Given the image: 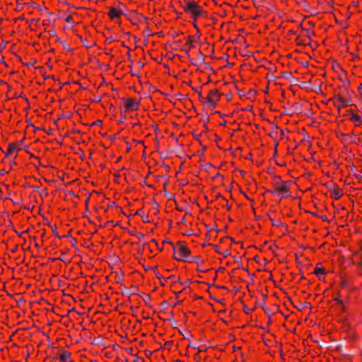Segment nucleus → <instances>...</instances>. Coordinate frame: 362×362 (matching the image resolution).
Masks as SVG:
<instances>
[{
	"mask_svg": "<svg viewBox=\"0 0 362 362\" xmlns=\"http://www.w3.org/2000/svg\"><path fill=\"white\" fill-rule=\"evenodd\" d=\"M112 41H114V39L112 37H109L106 39L105 42L110 43Z\"/></svg>",
	"mask_w": 362,
	"mask_h": 362,
	"instance_id": "72a5a7b5",
	"label": "nucleus"
},
{
	"mask_svg": "<svg viewBox=\"0 0 362 362\" xmlns=\"http://www.w3.org/2000/svg\"><path fill=\"white\" fill-rule=\"evenodd\" d=\"M177 245H179V247L177 249V251L179 252V257H177L174 255V258L176 259L178 261L185 262L187 260L188 258H189L190 255V250L188 247H187L185 245H182L181 242H178Z\"/></svg>",
	"mask_w": 362,
	"mask_h": 362,
	"instance_id": "f03ea898",
	"label": "nucleus"
},
{
	"mask_svg": "<svg viewBox=\"0 0 362 362\" xmlns=\"http://www.w3.org/2000/svg\"><path fill=\"white\" fill-rule=\"evenodd\" d=\"M278 192L281 193V192H288V187L287 186V182H283L280 187H278V189L277 191Z\"/></svg>",
	"mask_w": 362,
	"mask_h": 362,
	"instance_id": "1a4fd4ad",
	"label": "nucleus"
},
{
	"mask_svg": "<svg viewBox=\"0 0 362 362\" xmlns=\"http://www.w3.org/2000/svg\"><path fill=\"white\" fill-rule=\"evenodd\" d=\"M57 40L59 41L62 44L64 49H66V50H68L69 52L72 51V49H71L69 47V46L65 42L61 41V40H59V39H57Z\"/></svg>",
	"mask_w": 362,
	"mask_h": 362,
	"instance_id": "f3484780",
	"label": "nucleus"
},
{
	"mask_svg": "<svg viewBox=\"0 0 362 362\" xmlns=\"http://www.w3.org/2000/svg\"><path fill=\"white\" fill-rule=\"evenodd\" d=\"M139 66H141V67H143V66H144V63H142V62H139Z\"/></svg>",
	"mask_w": 362,
	"mask_h": 362,
	"instance_id": "052dcab7",
	"label": "nucleus"
},
{
	"mask_svg": "<svg viewBox=\"0 0 362 362\" xmlns=\"http://www.w3.org/2000/svg\"><path fill=\"white\" fill-rule=\"evenodd\" d=\"M1 64H4L5 65V66H7L6 63L3 60V59H1Z\"/></svg>",
	"mask_w": 362,
	"mask_h": 362,
	"instance_id": "864d4df0",
	"label": "nucleus"
},
{
	"mask_svg": "<svg viewBox=\"0 0 362 362\" xmlns=\"http://www.w3.org/2000/svg\"><path fill=\"white\" fill-rule=\"evenodd\" d=\"M221 94L218 93L217 89L211 90L206 98L207 103L210 106L214 107L216 105L217 101L219 100Z\"/></svg>",
	"mask_w": 362,
	"mask_h": 362,
	"instance_id": "7ed1b4c3",
	"label": "nucleus"
},
{
	"mask_svg": "<svg viewBox=\"0 0 362 362\" xmlns=\"http://www.w3.org/2000/svg\"><path fill=\"white\" fill-rule=\"evenodd\" d=\"M199 259H200L199 256H194V257L188 258L187 261H188L189 262H197Z\"/></svg>",
	"mask_w": 362,
	"mask_h": 362,
	"instance_id": "dca6fc26",
	"label": "nucleus"
},
{
	"mask_svg": "<svg viewBox=\"0 0 362 362\" xmlns=\"http://www.w3.org/2000/svg\"><path fill=\"white\" fill-rule=\"evenodd\" d=\"M115 138H116V135H112V136H110L109 137V139H110V140H114V139H115Z\"/></svg>",
	"mask_w": 362,
	"mask_h": 362,
	"instance_id": "79ce46f5",
	"label": "nucleus"
},
{
	"mask_svg": "<svg viewBox=\"0 0 362 362\" xmlns=\"http://www.w3.org/2000/svg\"><path fill=\"white\" fill-rule=\"evenodd\" d=\"M290 79H291V82H296L298 81V79L296 78H291Z\"/></svg>",
	"mask_w": 362,
	"mask_h": 362,
	"instance_id": "49530a36",
	"label": "nucleus"
},
{
	"mask_svg": "<svg viewBox=\"0 0 362 362\" xmlns=\"http://www.w3.org/2000/svg\"><path fill=\"white\" fill-rule=\"evenodd\" d=\"M163 243H169V244L173 245L172 242H171V241H170V240H168V239L165 240L163 241Z\"/></svg>",
	"mask_w": 362,
	"mask_h": 362,
	"instance_id": "a18cd8bd",
	"label": "nucleus"
},
{
	"mask_svg": "<svg viewBox=\"0 0 362 362\" xmlns=\"http://www.w3.org/2000/svg\"><path fill=\"white\" fill-rule=\"evenodd\" d=\"M7 172H8V170H3V169H1V175H2L3 173H7Z\"/></svg>",
	"mask_w": 362,
	"mask_h": 362,
	"instance_id": "5fc2aeb1",
	"label": "nucleus"
},
{
	"mask_svg": "<svg viewBox=\"0 0 362 362\" xmlns=\"http://www.w3.org/2000/svg\"><path fill=\"white\" fill-rule=\"evenodd\" d=\"M49 78H51L52 79L56 81L57 79L55 78V76H49Z\"/></svg>",
	"mask_w": 362,
	"mask_h": 362,
	"instance_id": "13d9d810",
	"label": "nucleus"
},
{
	"mask_svg": "<svg viewBox=\"0 0 362 362\" xmlns=\"http://www.w3.org/2000/svg\"><path fill=\"white\" fill-rule=\"evenodd\" d=\"M88 200H89V199H88H88H86V208H88Z\"/></svg>",
	"mask_w": 362,
	"mask_h": 362,
	"instance_id": "4d7b16f0",
	"label": "nucleus"
},
{
	"mask_svg": "<svg viewBox=\"0 0 362 362\" xmlns=\"http://www.w3.org/2000/svg\"><path fill=\"white\" fill-rule=\"evenodd\" d=\"M185 3L182 6L184 11L189 14L192 18H197L204 13V10L196 2L189 0H185Z\"/></svg>",
	"mask_w": 362,
	"mask_h": 362,
	"instance_id": "f257e3e1",
	"label": "nucleus"
},
{
	"mask_svg": "<svg viewBox=\"0 0 362 362\" xmlns=\"http://www.w3.org/2000/svg\"><path fill=\"white\" fill-rule=\"evenodd\" d=\"M233 258L235 262H239L238 259L236 257H234Z\"/></svg>",
	"mask_w": 362,
	"mask_h": 362,
	"instance_id": "338daca9",
	"label": "nucleus"
},
{
	"mask_svg": "<svg viewBox=\"0 0 362 362\" xmlns=\"http://www.w3.org/2000/svg\"><path fill=\"white\" fill-rule=\"evenodd\" d=\"M137 291H138V289L136 288V290H134V292H132V293H131V295H132V294H137Z\"/></svg>",
	"mask_w": 362,
	"mask_h": 362,
	"instance_id": "6e6d98bb",
	"label": "nucleus"
},
{
	"mask_svg": "<svg viewBox=\"0 0 362 362\" xmlns=\"http://www.w3.org/2000/svg\"><path fill=\"white\" fill-rule=\"evenodd\" d=\"M223 256H224L225 257H228V255H230V252H229V251H228V250H226V252H224L223 253Z\"/></svg>",
	"mask_w": 362,
	"mask_h": 362,
	"instance_id": "e433bc0d",
	"label": "nucleus"
},
{
	"mask_svg": "<svg viewBox=\"0 0 362 362\" xmlns=\"http://www.w3.org/2000/svg\"><path fill=\"white\" fill-rule=\"evenodd\" d=\"M142 219H143V221L145 222V223H148L149 221L147 219V216H145V215H142Z\"/></svg>",
	"mask_w": 362,
	"mask_h": 362,
	"instance_id": "cd10ccee",
	"label": "nucleus"
},
{
	"mask_svg": "<svg viewBox=\"0 0 362 362\" xmlns=\"http://www.w3.org/2000/svg\"><path fill=\"white\" fill-rule=\"evenodd\" d=\"M320 85H321V82L318 81V83H316L313 85L311 90L313 91H315V93H319L320 91Z\"/></svg>",
	"mask_w": 362,
	"mask_h": 362,
	"instance_id": "f8f14e48",
	"label": "nucleus"
},
{
	"mask_svg": "<svg viewBox=\"0 0 362 362\" xmlns=\"http://www.w3.org/2000/svg\"><path fill=\"white\" fill-rule=\"evenodd\" d=\"M122 294L123 296H124V295H131V292L129 291L128 288H125L124 291H122Z\"/></svg>",
	"mask_w": 362,
	"mask_h": 362,
	"instance_id": "412c9836",
	"label": "nucleus"
},
{
	"mask_svg": "<svg viewBox=\"0 0 362 362\" xmlns=\"http://www.w3.org/2000/svg\"><path fill=\"white\" fill-rule=\"evenodd\" d=\"M267 192L272 194H274L275 193V190H267Z\"/></svg>",
	"mask_w": 362,
	"mask_h": 362,
	"instance_id": "37998d69",
	"label": "nucleus"
},
{
	"mask_svg": "<svg viewBox=\"0 0 362 362\" xmlns=\"http://www.w3.org/2000/svg\"><path fill=\"white\" fill-rule=\"evenodd\" d=\"M65 21H66V22L69 23H72V16H70V15H69V16H68L66 18Z\"/></svg>",
	"mask_w": 362,
	"mask_h": 362,
	"instance_id": "393cba45",
	"label": "nucleus"
},
{
	"mask_svg": "<svg viewBox=\"0 0 362 362\" xmlns=\"http://www.w3.org/2000/svg\"><path fill=\"white\" fill-rule=\"evenodd\" d=\"M274 185L275 186V191H277L278 187H280L281 185L277 182H274Z\"/></svg>",
	"mask_w": 362,
	"mask_h": 362,
	"instance_id": "f704fd0d",
	"label": "nucleus"
},
{
	"mask_svg": "<svg viewBox=\"0 0 362 362\" xmlns=\"http://www.w3.org/2000/svg\"><path fill=\"white\" fill-rule=\"evenodd\" d=\"M334 300L341 305H343V301L341 300H340L339 298H336L334 299Z\"/></svg>",
	"mask_w": 362,
	"mask_h": 362,
	"instance_id": "bb28decb",
	"label": "nucleus"
},
{
	"mask_svg": "<svg viewBox=\"0 0 362 362\" xmlns=\"http://www.w3.org/2000/svg\"><path fill=\"white\" fill-rule=\"evenodd\" d=\"M77 240L75 238H72V246L73 247H75L76 246V243Z\"/></svg>",
	"mask_w": 362,
	"mask_h": 362,
	"instance_id": "4c0bfd02",
	"label": "nucleus"
},
{
	"mask_svg": "<svg viewBox=\"0 0 362 362\" xmlns=\"http://www.w3.org/2000/svg\"><path fill=\"white\" fill-rule=\"evenodd\" d=\"M165 196L169 199H172L173 197V195L168 192V191L165 190Z\"/></svg>",
	"mask_w": 362,
	"mask_h": 362,
	"instance_id": "aec40b11",
	"label": "nucleus"
},
{
	"mask_svg": "<svg viewBox=\"0 0 362 362\" xmlns=\"http://www.w3.org/2000/svg\"><path fill=\"white\" fill-rule=\"evenodd\" d=\"M269 219L272 221V225H273V226H281V225H282V223H281L280 221H274V220H273L271 217H269Z\"/></svg>",
	"mask_w": 362,
	"mask_h": 362,
	"instance_id": "a211bd4d",
	"label": "nucleus"
},
{
	"mask_svg": "<svg viewBox=\"0 0 362 362\" xmlns=\"http://www.w3.org/2000/svg\"><path fill=\"white\" fill-rule=\"evenodd\" d=\"M199 98H202V93L200 91L199 92Z\"/></svg>",
	"mask_w": 362,
	"mask_h": 362,
	"instance_id": "e2e57ef3",
	"label": "nucleus"
},
{
	"mask_svg": "<svg viewBox=\"0 0 362 362\" xmlns=\"http://www.w3.org/2000/svg\"><path fill=\"white\" fill-rule=\"evenodd\" d=\"M338 100L341 103V104L343 105V106L344 107H346V106H349L350 105V103L346 100H344L341 95H337L336 96Z\"/></svg>",
	"mask_w": 362,
	"mask_h": 362,
	"instance_id": "ddd939ff",
	"label": "nucleus"
},
{
	"mask_svg": "<svg viewBox=\"0 0 362 362\" xmlns=\"http://www.w3.org/2000/svg\"><path fill=\"white\" fill-rule=\"evenodd\" d=\"M1 87H2L3 86H4L6 87V90H8L9 86L6 84V83H5V82H4L3 81H1Z\"/></svg>",
	"mask_w": 362,
	"mask_h": 362,
	"instance_id": "c756f323",
	"label": "nucleus"
},
{
	"mask_svg": "<svg viewBox=\"0 0 362 362\" xmlns=\"http://www.w3.org/2000/svg\"><path fill=\"white\" fill-rule=\"evenodd\" d=\"M43 76H44V78H45V79H47V78H49V76H47V75H45V74H44Z\"/></svg>",
	"mask_w": 362,
	"mask_h": 362,
	"instance_id": "680f3d73",
	"label": "nucleus"
},
{
	"mask_svg": "<svg viewBox=\"0 0 362 362\" xmlns=\"http://www.w3.org/2000/svg\"><path fill=\"white\" fill-rule=\"evenodd\" d=\"M52 231L54 233L55 235L58 238H61V236L57 233V226H54V227H52Z\"/></svg>",
	"mask_w": 362,
	"mask_h": 362,
	"instance_id": "b1692460",
	"label": "nucleus"
},
{
	"mask_svg": "<svg viewBox=\"0 0 362 362\" xmlns=\"http://www.w3.org/2000/svg\"><path fill=\"white\" fill-rule=\"evenodd\" d=\"M197 269L200 272H205L206 270L202 269V267H198Z\"/></svg>",
	"mask_w": 362,
	"mask_h": 362,
	"instance_id": "3c124183",
	"label": "nucleus"
},
{
	"mask_svg": "<svg viewBox=\"0 0 362 362\" xmlns=\"http://www.w3.org/2000/svg\"><path fill=\"white\" fill-rule=\"evenodd\" d=\"M136 235L139 239L144 237V234L141 233H138Z\"/></svg>",
	"mask_w": 362,
	"mask_h": 362,
	"instance_id": "a19ab883",
	"label": "nucleus"
},
{
	"mask_svg": "<svg viewBox=\"0 0 362 362\" xmlns=\"http://www.w3.org/2000/svg\"><path fill=\"white\" fill-rule=\"evenodd\" d=\"M361 88H362V84H361V85L358 86V90H361Z\"/></svg>",
	"mask_w": 362,
	"mask_h": 362,
	"instance_id": "0e129e2a",
	"label": "nucleus"
},
{
	"mask_svg": "<svg viewBox=\"0 0 362 362\" xmlns=\"http://www.w3.org/2000/svg\"><path fill=\"white\" fill-rule=\"evenodd\" d=\"M263 309L264 310V311L268 314L269 315V310L267 308H265L264 307H262Z\"/></svg>",
	"mask_w": 362,
	"mask_h": 362,
	"instance_id": "603ef678",
	"label": "nucleus"
},
{
	"mask_svg": "<svg viewBox=\"0 0 362 362\" xmlns=\"http://www.w3.org/2000/svg\"><path fill=\"white\" fill-rule=\"evenodd\" d=\"M248 95H255V91L253 90H250L249 92H248Z\"/></svg>",
	"mask_w": 362,
	"mask_h": 362,
	"instance_id": "58836bf2",
	"label": "nucleus"
},
{
	"mask_svg": "<svg viewBox=\"0 0 362 362\" xmlns=\"http://www.w3.org/2000/svg\"><path fill=\"white\" fill-rule=\"evenodd\" d=\"M123 120H124V119H123V118L120 119L118 121V124H120V123L123 122Z\"/></svg>",
	"mask_w": 362,
	"mask_h": 362,
	"instance_id": "bf43d9fd",
	"label": "nucleus"
},
{
	"mask_svg": "<svg viewBox=\"0 0 362 362\" xmlns=\"http://www.w3.org/2000/svg\"><path fill=\"white\" fill-rule=\"evenodd\" d=\"M122 280V275H119V276H117L116 281H117V283H119Z\"/></svg>",
	"mask_w": 362,
	"mask_h": 362,
	"instance_id": "2f4dec72",
	"label": "nucleus"
},
{
	"mask_svg": "<svg viewBox=\"0 0 362 362\" xmlns=\"http://www.w3.org/2000/svg\"><path fill=\"white\" fill-rule=\"evenodd\" d=\"M58 259H60L61 261L66 262L64 259V252H62L61 257H59Z\"/></svg>",
	"mask_w": 362,
	"mask_h": 362,
	"instance_id": "c85d7f7f",
	"label": "nucleus"
},
{
	"mask_svg": "<svg viewBox=\"0 0 362 362\" xmlns=\"http://www.w3.org/2000/svg\"><path fill=\"white\" fill-rule=\"evenodd\" d=\"M248 310H248L247 308H244V311H245V313H247V312H248Z\"/></svg>",
	"mask_w": 362,
	"mask_h": 362,
	"instance_id": "774afa93",
	"label": "nucleus"
},
{
	"mask_svg": "<svg viewBox=\"0 0 362 362\" xmlns=\"http://www.w3.org/2000/svg\"><path fill=\"white\" fill-rule=\"evenodd\" d=\"M95 124L101 125L102 124V121L101 120H96L95 122H94L93 123L92 125H95Z\"/></svg>",
	"mask_w": 362,
	"mask_h": 362,
	"instance_id": "7c9ffc66",
	"label": "nucleus"
},
{
	"mask_svg": "<svg viewBox=\"0 0 362 362\" xmlns=\"http://www.w3.org/2000/svg\"><path fill=\"white\" fill-rule=\"evenodd\" d=\"M173 342L172 341H168L165 343V346H170V345L172 344Z\"/></svg>",
	"mask_w": 362,
	"mask_h": 362,
	"instance_id": "09e8293b",
	"label": "nucleus"
},
{
	"mask_svg": "<svg viewBox=\"0 0 362 362\" xmlns=\"http://www.w3.org/2000/svg\"><path fill=\"white\" fill-rule=\"evenodd\" d=\"M1 358H4L8 354V346L1 347Z\"/></svg>",
	"mask_w": 362,
	"mask_h": 362,
	"instance_id": "4468645a",
	"label": "nucleus"
},
{
	"mask_svg": "<svg viewBox=\"0 0 362 362\" xmlns=\"http://www.w3.org/2000/svg\"><path fill=\"white\" fill-rule=\"evenodd\" d=\"M132 75H133V76H137V74L135 73V71H132Z\"/></svg>",
	"mask_w": 362,
	"mask_h": 362,
	"instance_id": "69168bd1",
	"label": "nucleus"
},
{
	"mask_svg": "<svg viewBox=\"0 0 362 362\" xmlns=\"http://www.w3.org/2000/svg\"><path fill=\"white\" fill-rule=\"evenodd\" d=\"M160 305L164 308V309H166L168 307V303L167 301H163L161 303H160Z\"/></svg>",
	"mask_w": 362,
	"mask_h": 362,
	"instance_id": "5701e85b",
	"label": "nucleus"
},
{
	"mask_svg": "<svg viewBox=\"0 0 362 362\" xmlns=\"http://www.w3.org/2000/svg\"><path fill=\"white\" fill-rule=\"evenodd\" d=\"M310 83V81H308V82H304L303 83L302 86H300L301 88H304L307 85H309Z\"/></svg>",
	"mask_w": 362,
	"mask_h": 362,
	"instance_id": "c9c22d12",
	"label": "nucleus"
},
{
	"mask_svg": "<svg viewBox=\"0 0 362 362\" xmlns=\"http://www.w3.org/2000/svg\"><path fill=\"white\" fill-rule=\"evenodd\" d=\"M303 308H311V305L310 303H308V302H304L303 303H301L300 305V307H297V308L300 310L301 309H303Z\"/></svg>",
	"mask_w": 362,
	"mask_h": 362,
	"instance_id": "2eb2a0df",
	"label": "nucleus"
},
{
	"mask_svg": "<svg viewBox=\"0 0 362 362\" xmlns=\"http://www.w3.org/2000/svg\"><path fill=\"white\" fill-rule=\"evenodd\" d=\"M197 269L200 272H205L206 270L202 269V267H198Z\"/></svg>",
	"mask_w": 362,
	"mask_h": 362,
	"instance_id": "8fccbe9b",
	"label": "nucleus"
},
{
	"mask_svg": "<svg viewBox=\"0 0 362 362\" xmlns=\"http://www.w3.org/2000/svg\"><path fill=\"white\" fill-rule=\"evenodd\" d=\"M280 194L281 195V197H290V194L288 193V192H281V193H280Z\"/></svg>",
	"mask_w": 362,
	"mask_h": 362,
	"instance_id": "a878e982",
	"label": "nucleus"
},
{
	"mask_svg": "<svg viewBox=\"0 0 362 362\" xmlns=\"http://www.w3.org/2000/svg\"><path fill=\"white\" fill-rule=\"evenodd\" d=\"M62 362H72L70 359V353L67 351H64L59 356Z\"/></svg>",
	"mask_w": 362,
	"mask_h": 362,
	"instance_id": "423d86ee",
	"label": "nucleus"
},
{
	"mask_svg": "<svg viewBox=\"0 0 362 362\" xmlns=\"http://www.w3.org/2000/svg\"><path fill=\"white\" fill-rule=\"evenodd\" d=\"M82 42H83V44L85 46L88 47V45H87V42H87V40H82Z\"/></svg>",
	"mask_w": 362,
	"mask_h": 362,
	"instance_id": "c03bdc74",
	"label": "nucleus"
},
{
	"mask_svg": "<svg viewBox=\"0 0 362 362\" xmlns=\"http://www.w3.org/2000/svg\"><path fill=\"white\" fill-rule=\"evenodd\" d=\"M16 150V147L13 144H9L8 146V149L6 154V156H11Z\"/></svg>",
	"mask_w": 362,
	"mask_h": 362,
	"instance_id": "6e6552de",
	"label": "nucleus"
},
{
	"mask_svg": "<svg viewBox=\"0 0 362 362\" xmlns=\"http://www.w3.org/2000/svg\"><path fill=\"white\" fill-rule=\"evenodd\" d=\"M284 76L286 77V78H291V73L289 72V71H285L284 73Z\"/></svg>",
	"mask_w": 362,
	"mask_h": 362,
	"instance_id": "4be33fe9",
	"label": "nucleus"
},
{
	"mask_svg": "<svg viewBox=\"0 0 362 362\" xmlns=\"http://www.w3.org/2000/svg\"><path fill=\"white\" fill-rule=\"evenodd\" d=\"M156 276H157L158 279H162V278H163V277H162V276H161L160 274H158V273H156Z\"/></svg>",
	"mask_w": 362,
	"mask_h": 362,
	"instance_id": "de8ad7c7",
	"label": "nucleus"
},
{
	"mask_svg": "<svg viewBox=\"0 0 362 362\" xmlns=\"http://www.w3.org/2000/svg\"><path fill=\"white\" fill-rule=\"evenodd\" d=\"M122 13V11L117 10L115 8H110V11L108 13L109 16L111 18H114L115 17H119L120 14Z\"/></svg>",
	"mask_w": 362,
	"mask_h": 362,
	"instance_id": "0eeeda50",
	"label": "nucleus"
},
{
	"mask_svg": "<svg viewBox=\"0 0 362 362\" xmlns=\"http://www.w3.org/2000/svg\"><path fill=\"white\" fill-rule=\"evenodd\" d=\"M124 100L125 107H126L127 110H136L139 109V102H135L132 98L124 99Z\"/></svg>",
	"mask_w": 362,
	"mask_h": 362,
	"instance_id": "20e7f679",
	"label": "nucleus"
},
{
	"mask_svg": "<svg viewBox=\"0 0 362 362\" xmlns=\"http://www.w3.org/2000/svg\"><path fill=\"white\" fill-rule=\"evenodd\" d=\"M351 120H352L354 122H361L362 119L360 116H358L356 114L351 113Z\"/></svg>",
	"mask_w": 362,
	"mask_h": 362,
	"instance_id": "9b49d317",
	"label": "nucleus"
},
{
	"mask_svg": "<svg viewBox=\"0 0 362 362\" xmlns=\"http://www.w3.org/2000/svg\"><path fill=\"white\" fill-rule=\"evenodd\" d=\"M214 249H215L216 252L221 253L220 250H219V247L218 246H217V245L214 246Z\"/></svg>",
	"mask_w": 362,
	"mask_h": 362,
	"instance_id": "ea45409f",
	"label": "nucleus"
},
{
	"mask_svg": "<svg viewBox=\"0 0 362 362\" xmlns=\"http://www.w3.org/2000/svg\"><path fill=\"white\" fill-rule=\"evenodd\" d=\"M317 276L320 274H325L326 273V271L324 268H320V267H315V271L313 272Z\"/></svg>",
	"mask_w": 362,
	"mask_h": 362,
	"instance_id": "9d476101",
	"label": "nucleus"
},
{
	"mask_svg": "<svg viewBox=\"0 0 362 362\" xmlns=\"http://www.w3.org/2000/svg\"><path fill=\"white\" fill-rule=\"evenodd\" d=\"M143 300L146 303H147L151 300V296L148 293L144 294L143 296Z\"/></svg>",
	"mask_w": 362,
	"mask_h": 362,
	"instance_id": "6ab92c4d",
	"label": "nucleus"
},
{
	"mask_svg": "<svg viewBox=\"0 0 362 362\" xmlns=\"http://www.w3.org/2000/svg\"><path fill=\"white\" fill-rule=\"evenodd\" d=\"M320 218L322 221H328V219L327 218V216H325V215L320 216Z\"/></svg>",
	"mask_w": 362,
	"mask_h": 362,
	"instance_id": "473e14b6",
	"label": "nucleus"
},
{
	"mask_svg": "<svg viewBox=\"0 0 362 362\" xmlns=\"http://www.w3.org/2000/svg\"><path fill=\"white\" fill-rule=\"evenodd\" d=\"M329 190L332 192V197L338 199L341 197V194L340 193L339 187L335 186V185H333L332 188H329Z\"/></svg>",
	"mask_w": 362,
	"mask_h": 362,
	"instance_id": "39448f33",
	"label": "nucleus"
}]
</instances>
